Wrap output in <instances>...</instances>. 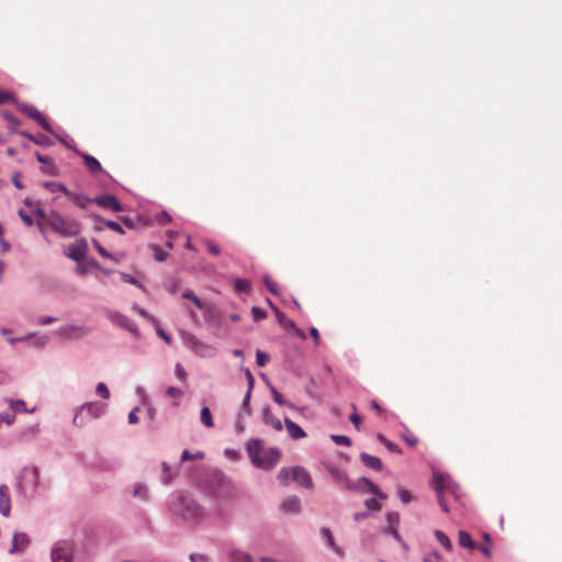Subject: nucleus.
<instances>
[{"instance_id": "25", "label": "nucleus", "mask_w": 562, "mask_h": 562, "mask_svg": "<svg viewBox=\"0 0 562 562\" xmlns=\"http://www.w3.org/2000/svg\"><path fill=\"white\" fill-rule=\"evenodd\" d=\"M459 544L464 548H474L471 535L464 530L459 531Z\"/></svg>"}, {"instance_id": "10", "label": "nucleus", "mask_w": 562, "mask_h": 562, "mask_svg": "<svg viewBox=\"0 0 562 562\" xmlns=\"http://www.w3.org/2000/svg\"><path fill=\"white\" fill-rule=\"evenodd\" d=\"M11 510V499L9 487L4 484L0 485V513L3 516H9Z\"/></svg>"}, {"instance_id": "63", "label": "nucleus", "mask_w": 562, "mask_h": 562, "mask_svg": "<svg viewBox=\"0 0 562 562\" xmlns=\"http://www.w3.org/2000/svg\"><path fill=\"white\" fill-rule=\"evenodd\" d=\"M137 411H138V408L136 407L132 412H130V414H128V423L130 424L138 423Z\"/></svg>"}, {"instance_id": "48", "label": "nucleus", "mask_w": 562, "mask_h": 562, "mask_svg": "<svg viewBox=\"0 0 562 562\" xmlns=\"http://www.w3.org/2000/svg\"><path fill=\"white\" fill-rule=\"evenodd\" d=\"M175 372H176V375L180 379V380H186L187 378V372L184 370V368L180 364V363H177L176 364V368H175Z\"/></svg>"}, {"instance_id": "7", "label": "nucleus", "mask_w": 562, "mask_h": 562, "mask_svg": "<svg viewBox=\"0 0 562 562\" xmlns=\"http://www.w3.org/2000/svg\"><path fill=\"white\" fill-rule=\"evenodd\" d=\"M88 244L85 239H77L74 244L69 245L66 251L67 257L80 262L87 255Z\"/></svg>"}, {"instance_id": "52", "label": "nucleus", "mask_w": 562, "mask_h": 562, "mask_svg": "<svg viewBox=\"0 0 562 562\" xmlns=\"http://www.w3.org/2000/svg\"><path fill=\"white\" fill-rule=\"evenodd\" d=\"M105 225H106V227H109L110 229L115 231V232H117V233H120V234H123V233H124V231H123V228L121 227V225H120L119 223L114 222V221H108V222H105Z\"/></svg>"}, {"instance_id": "53", "label": "nucleus", "mask_w": 562, "mask_h": 562, "mask_svg": "<svg viewBox=\"0 0 562 562\" xmlns=\"http://www.w3.org/2000/svg\"><path fill=\"white\" fill-rule=\"evenodd\" d=\"M398 496H400L401 501L405 504L409 503L412 499V495L407 490H400Z\"/></svg>"}, {"instance_id": "64", "label": "nucleus", "mask_w": 562, "mask_h": 562, "mask_svg": "<svg viewBox=\"0 0 562 562\" xmlns=\"http://www.w3.org/2000/svg\"><path fill=\"white\" fill-rule=\"evenodd\" d=\"M424 562H440V558L437 553H430L424 558Z\"/></svg>"}, {"instance_id": "61", "label": "nucleus", "mask_w": 562, "mask_h": 562, "mask_svg": "<svg viewBox=\"0 0 562 562\" xmlns=\"http://www.w3.org/2000/svg\"><path fill=\"white\" fill-rule=\"evenodd\" d=\"M121 276H122V280L124 282H127V283H131V284H134V285H138V281L134 277H132V276H130L127 273H121Z\"/></svg>"}, {"instance_id": "27", "label": "nucleus", "mask_w": 562, "mask_h": 562, "mask_svg": "<svg viewBox=\"0 0 562 562\" xmlns=\"http://www.w3.org/2000/svg\"><path fill=\"white\" fill-rule=\"evenodd\" d=\"M201 422L204 426L207 428H211L214 426L212 414L209 407L204 406L201 409Z\"/></svg>"}, {"instance_id": "21", "label": "nucleus", "mask_w": 562, "mask_h": 562, "mask_svg": "<svg viewBox=\"0 0 562 562\" xmlns=\"http://www.w3.org/2000/svg\"><path fill=\"white\" fill-rule=\"evenodd\" d=\"M37 161L43 164L42 170L45 173L52 175V176L57 173V168L55 167V165L50 161V159L48 157H44V156H41L37 154Z\"/></svg>"}, {"instance_id": "24", "label": "nucleus", "mask_w": 562, "mask_h": 562, "mask_svg": "<svg viewBox=\"0 0 562 562\" xmlns=\"http://www.w3.org/2000/svg\"><path fill=\"white\" fill-rule=\"evenodd\" d=\"M276 317L280 325L285 328H295V324L293 321L289 319L284 313H282L279 308H274Z\"/></svg>"}, {"instance_id": "38", "label": "nucleus", "mask_w": 562, "mask_h": 562, "mask_svg": "<svg viewBox=\"0 0 562 562\" xmlns=\"http://www.w3.org/2000/svg\"><path fill=\"white\" fill-rule=\"evenodd\" d=\"M204 245L211 255H213V256L220 255L221 250L214 241L206 239V240H204Z\"/></svg>"}, {"instance_id": "41", "label": "nucleus", "mask_w": 562, "mask_h": 562, "mask_svg": "<svg viewBox=\"0 0 562 562\" xmlns=\"http://www.w3.org/2000/svg\"><path fill=\"white\" fill-rule=\"evenodd\" d=\"M251 314H252V317L256 322H259L261 319H265L267 314L266 312L260 308V307H257V306H254L252 310H251Z\"/></svg>"}, {"instance_id": "8", "label": "nucleus", "mask_w": 562, "mask_h": 562, "mask_svg": "<svg viewBox=\"0 0 562 562\" xmlns=\"http://www.w3.org/2000/svg\"><path fill=\"white\" fill-rule=\"evenodd\" d=\"M108 316L113 324L128 330L134 336H138V329L136 325L127 316L119 312H110Z\"/></svg>"}, {"instance_id": "32", "label": "nucleus", "mask_w": 562, "mask_h": 562, "mask_svg": "<svg viewBox=\"0 0 562 562\" xmlns=\"http://www.w3.org/2000/svg\"><path fill=\"white\" fill-rule=\"evenodd\" d=\"M147 494H148V491H147V487L143 484H136L134 486V490H133V496L134 497H137V498H140V499H146L147 498Z\"/></svg>"}, {"instance_id": "47", "label": "nucleus", "mask_w": 562, "mask_h": 562, "mask_svg": "<svg viewBox=\"0 0 562 562\" xmlns=\"http://www.w3.org/2000/svg\"><path fill=\"white\" fill-rule=\"evenodd\" d=\"M153 249L155 251V257L158 261H164L166 260L168 254L164 250H161L159 247L157 246H153Z\"/></svg>"}, {"instance_id": "5", "label": "nucleus", "mask_w": 562, "mask_h": 562, "mask_svg": "<svg viewBox=\"0 0 562 562\" xmlns=\"http://www.w3.org/2000/svg\"><path fill=\"white\" fill-rule=\"evenodd\" d=\"M74 555V543L68 540H61L55 543L52 549L53 562H71Z\"/></svg>"}, {"instance_id": "26", "label": "nucleus", "mask_w": 562, "mask_h": 562, "mask_svg": "<svg viewBox=\"0 0 562 562\" xmlns=\"http://www.w3.org/2000/svg\"><path fill=\"white\" fill-rule=\"evenodd\" d=\"M322 535L326 538L327 543L339 554L342 555V550L335 544L331 531L328 528L322 529Z\"/></svg>"}, {"instance_id": "49", "label": "nucleus", "mask_w": 562, "mask_h": 562, "mask_svg": "<svg viewBox=\"0 0 562 562\" xmlns=\"http://www.w3.org/2000/svg\"><path fill=\"white\" fill-rule=\"evenodd\" d=\"M403 439L411 447H416L418 443V438L414 435H403Z\"/></svg>"}, {"instance_id": "13", "label": "nucleus", "mask_w": 562, "mask_h": 562, "mask_svg": "<svg viewBox=\"0 0 562 562\" xmlns=\"http://www.w3.org/2000/svg\"><path fill=\"white\" fill-rule=\"evenodd\" d=\"M284 425L289 436L292 439L297 440L306 437V432L290 418L284 419Z\"/></svg>"}, {"instance_id": "43", "label": "nucleus", "mask_w": 562, "mask_h": 562, "mask_svg": "<svg viewBox=\"0 0 562 562\" xmlns=\"http://www.w3.org/2000/svg\"><path fill=\"white\" fill-rule=\"evenodd\" d=\"M19 215L27 226H31L33 224V211L31 212V214H29L25 211L20 210Z\"/></svg>"}, {"instance_id": "12", "label": "nucleus", "mask_w": 562, "mask_h": 562, "mask_svg": "<svg viewBox=\"0 0 562 562\" xmlns=\"http://www.w3.org/2000/svg\"><path fill=\"white\" fill-rule=\"evenodd\" d=\"M262 422L277 431H281L283 428L281 420L272 414L269 407L262 408Z\"/></svg>"}, {"instance_id": "30", "label": "nucleus", "mask_w": 562, "mask_h": 562, "mask_svg": "<svg viewBox=\"0 0 562 562\" xmlns=\"http://www.w3.org/2000/svg\"><path fill=\"white\" fill-rule=\"evenodd\" d=\"M435 537L447 550H451L452 543L445 532L437 530Z\"/></svg>"}, {"instance_id": "16", "label": "nucleus", "mask_w": 562, "mask_h": 562, "mask_svg": "<svg viewBox=\"0 0 562 562\" xmlns=\"http://www.w3.org/2000/svg\"><path fill=\"white\" fill-rule=\"evenodd\" d=\"M386 519H387V522H389V530H390L391 535L396 540H400L401 536H400V532L397 530V527H398V524H400V515H398V513H389L386 515Z\"/></svg>"}, {"instance_id": "19", "label": "nucleus", "mask_w": 562, "mask_h": 562, "mask_svg": "<svg viewBox=\"0 0 562 562\" xmlns=\"http://www.w3.org/2000/svg\"><path fill=\"white\" fill-rule=\"evenodd\" d=\"M81 156L83 158V161H85V165H86L87 169L91 173H97V172H101L102 171L101 164L93 156H90L88 154H82Z\"/></svg>"}, {"instance_id": "18", "label": "nucleus", "mask_w": 562, "mask_h": 562, "mask_svg": "<svg viewBox=\"0 0 562 562\" xmlns=\"http://www.w3.org/2000/svg\"><path fill=\"white\" fill-rule=\"evenodd\" d=\"M281 508L286 513H299L300 499L295 496L288 497L283 501Z\"/></svg>"}, {"instance_id": "6", "label": "nucleus", "mask_w": 562, "mask_h": 562, "mask_svg": "<svg viewBox=\"0 0 562 562\" xmlns=\"http://www.w3.org/2000/svg\"><path fill=\"white\" fill-rule=\"evenodd\" d=\"M182 338H183L184 345L188 348H190L193 352H195L196 355H199L201 357H206V356L212 355L213 348L210 345L198 339L194 335L184 334L182 336Z\"/></svg>"}, {"instance_id": "62", "label": "nucleus", "mask_w": 562, "mask_h": 562, "mask_svg": "<svg viewBox=\"0 0 562 562\" xmlns=\"http://www.w3.org/2000/svg\"><path fill=\"white\" fill-rule=\"evenodd\" d=\"M350 422L357 427L359 428L361 422H362V418L359 414L357 413H353L350 415Z\"/></svg>"}, {"instance_id": "40", "label": "nucleus", "mask_w": 562, "mask_h": 562, "mask_svg": "<svg viewBox=\"0 0 562 562\" xmlns=\"http://www.w3.org/2000/svg\"><path fill=\"white\" fill-rule=\"evenodd\" d=\"M43 187L50 190L52 192L63 191L65 193V190H67L63 184L57 182H44Z\"/></svg>"}, {"instance_id": "55", "label": "nucleus", "mask_w": 562, "mask_h": 562, "mask_svg": "<svg viewBox=\"0 0 562 562\" xmlns=\"http://www.w3.org/2000/svg\"><path fill=\"white\" fill-rule=\"evenodd\" d=\"M89 265H90L91 267H93L94 269L100 270V271H101L103 274H105V276H109V274H111V273H112V270H108V269L102 268V267L100 266V263H99V262H97L95 260H89Z\"/></svg>"}, {"instance_id": "9", "label": "nucleus", "mask_w": 562, "mask_h": 562, "mask_svg": "<svg viewBox=\"0 0 562 562\" xmlns=\"http://www.w3.org/2000/svg\"><path fill=\"white\" fill-rule=\"evenodd\" d=\"M93 202L102 207L111 209L114 212L123 211V206H122L121 202L114 195H111V194H103V195L97 196L93 200Z\"/></svg>"}, {"instance_id": "11", "label": "nucleus", "mask_w": 562, "mask_h": 562, "mask_svg": "<svg viewBox=\"0 0 562 562\" xmlns=\"http://www.w3.org/2000/svg\"><path fill=\"white\" fill-rule=\"evenodd\" d=\"M29 546V539L25 533H14L12 539V546L9 549V553L13 554L23 551Z\"/></svg>"}, {"instance_id": "58", "label": "nucleus", "mask_w": 562, "mask_h": 562, "mask_svg": "<svg viewBox=\"0 0 562 562\" xmlns=\"http://www.w3.org/2000/svg\"><path fill=\"white\" fill-rule=\"evenodd\" d=\"M245 374H246V378H247L248 390H252L254 389V384H255L254 375L251 374L249 369L245 370Z\"/></svg>"}, {"instance_id": "39", "label": "nucleus", "mask_w": 562, "mask_h": 562, "mask_svg": "<svg viewBox=\"0 0 562 562\" xmlns=\"http://www.w3.org/2000/svg\"><path fill=\"white\" fill-rule=\"evenodd\" d=\"M95 393L103 398H109L110 396L109 389L103 382L98 383Z\"/></svg>"}, {"instance_id": "2", "label": "nucleus", "mask_w": 562, "mask_h": 562, "mask_svg": "<svg viewBox=\"0 0 562 562\" xmlns=\"http://www.w3.org/2000/svg\"><path fill=\"white\" fill-rule=\"evenodd\" d=\"M175 512L191 522H198L204 517L201 506L194 499L187 496H181L178 499L177 504H175Z\"/></svg>"}, {"instance_id": "45", "label": "nucleus", "mask_w": 562, "mask_h": 562, "mask_svg": "<svg viewBox=\"0 0 562 562\" xmlns=\"http://www.w3.org/2000/svg\"><path fill=\"white\" fill-rule=\"evenodd\" d=\"M171 480V472L166 462L162 463V481L167 484Z\"/></svg>"}, {"instance_id": "15", "label": "nucleus", "mask_w": 562, "mask_h": 562, "mask_svg": "<svg viewBox=\"0 0 562 562\" xmlns=\"http://www.w3.org/2000/svg\"><path fill=\"white\" fill-rule=\"evenodd\" d=\"M360 460L366 467L375 471H381L383 468L382 461L378 457L371 456L369 453H360Z\"/></svg>"}, {"instance_id": "57", "label": "nucleus", "mask_w": 562, "mask_h": 562, "mask_svg": "<svg viewBox=\"0 0 562 562\" xmlns=\"http://www.w3.org/2000/svg\"><path fill=\"white\" fill-rule=\"evenodd\" d=\"M13 415L10 413L1 414L0 413V423H4L7 425H11L13 422Z\"/></svg>"}, {"instance_id": "36", "label": "nucleus", "mask_w": 562, "mask_h": 562, "mask_svg": "<svg viewBox=\"0 0 562 562\" xmlns=\"http://www.w3.org/2000/svg\"><path fill=\"white\" fill-rule=\"evenodd\" d=\"M92 244L94 249L101 257L113 258V255H111L98 240H93Z\"/></svg>"}, {"instance_id": "17", "label": "nucleus", "mask_w": 562, "mask_h": 562, "mask_svg": "<svg viewBox=\"0 0 562 562\" xmlns=\"http://www.w3.org/2000/svg\"><path fill=\"white\" fill-rule=\"evenodd\" d=\"M65 195L71 201L74 202L76 205H78L79 207L83 209L87 206V204L93 202V200L87 198L86 195H82V194H76L74 192H70L68 190H65Z\"/></svg>"}, {"instance_id": "1", "label": "nucleus", "mask_w": 562, "mask_h": 562, "mask_svg": "<svg viewBox=\"0 0 562 562\" xmlns=\"http://www.w3.org/2000/svg\"><path fill=\"white\" fill-rule=\"evenodd\" d=\"M247 452L252 464L260 469H271L281 456L277 448L263 449V442L259 439H251L248 442Z\"/></svg>"}, {"instance_id": "3", "label": "nucleus", "mask_w": 562, "mask_h": 562, "mask_svg": "<svg viewBox=\"0 0 562 562\" xmlns=\"http://www.w3.org/2000/svg\"><path fill=\"white\" fill-rule=\"evenodd\" d=\"M279 479L283 482H285L289 477L292 479L293 482L296 484L306 487L312 488L313 483L310 473L302 467H293L289 469H282L279 474Z\"/></svg>"}, {"instance_id": "60", "label": "nucleus", "mask_w": 562, "mask_h": 562, "mask_svg": "<svg viewBox=\"0 0 562 562\" xmlns=\"http://www.w3.org/2000/svg\"><path fill=\"white\" fill-rule=\"evenodd\" d=\"M437 499H438V503H439V506L440 508L445 512V513H449V507L445 501V497H443V494L441 495H437Z\"/></svg>"}, {"instance_id": "42", "label": "nucleus", "mask_w": 562, "mask_h": 562, "mask_svg": "<svg viewBox=\"0 0 562 562\" xmlns=\"http://www.w3.org/2000/svg\"><path fill=\"white\" fill-rule=\"evenodd\" d=\"M10 407L13 412H26L25 403L23 401H10Z\"/></svg>"}, {"instance_id": "33", "label": "nucleus", "mask_w": 562, "mask_h": 562, "mask_svg": "<svg viewBox=\"0 0 562 562\" xmlns=\"http://www.w3.org/2000/svg\"><path fill=\"white\" fill-rule=\"evenodd\" d=\"M270 360V357L267 352L257 350L256 352V363L258 367H265Z\"/></svg>"}, {"instance_id": "54", "label": "nucleus", "mask_w": 562, "mask_h": 562, "mask_svg": "<svg viewBox=\"0 0 562 562\" xmlns=\"http://www.w3.org/2000/svg\"><path fill=\"white\" fill-rule=\"evenodd\" d=\"M50 144H52V142L48 136L37 134V146H48Z\"/></svg>"}, {"instance_id": "50", "label": "nucleus", "mask_w": 562, "mask_h": 562, "mask_svg": "<svg viewBox=\"0 0 562 562\" xmlns=\"http://www.w3.org/2000/svg\"><path fill=\"white\" fill-rule=\"evenodd\" d=\"M263 281L268 288V290L273 293V294H277L278 293V290H277V284L271 281V279L269 277H265L263 278Z\"/></svg>"}, {"instance_id": "29", "label": "nucleus", "mask_w": 562, "mask_h": 562, "mask_svg": "<svg viewBox=\"0 0 562 562\" xmlns=\"http://www.w3.org/2000/svg\"><path fill=\"white\" fill-rule=\"evenodd\" d=\"M379 441L386 447V449L393 453H401V449L398 446L392 441H390L387 438H385L383 435L378 436Z\"/></svg>"}, {"instance_id": "4", "label": "nucleus", "mask_w": 562, "mask_h": 562, "mask_svg": "<svg viewBox=\"0 0 562 562\" xmlns=\"http://www.w3.org/2000/svg\"><path fill=\"white\" fill-rule=\"evenodd\" d=\"M49 223L56 232L64 236H74L80 231V224L77 221L57 214L52 215Z\"/></svg>"}, {"instance_id": "56", "label": "nucleus", "mask_w": 562, "mask_h": 562, "mask_svg": "<svg viewBox=\"0 0 562 562\" xmlns=\"http://www.w3.org/2000/svg\"><path fill=\"white\" fill-rule=\"evenodd\" d=\"M251 391L252 390H247V393L244 397V401H243V407L244 409L249 414V403H250V398H251Z\"/></svg>"}, {"instance_id": "22", "label": "nucleus", "mask_w": 562, "mask_h": 562, "mask_svg": "<svg viewBox=\"0 0 562 562\" xmlns=\"http://www.w3.org/2000/svg\"><path fill=\"white\" fill-rule=\"evenodd\" d=\"M430 485L436 491L437 495L443 494L445 479L441 474H436L432 477Z\"/></svg>"}, {"instance_id": "28", "label": "nucleus", "mask_w": 562, "mask_h": 562, "mask_svg": "<svg viewBox=\"0 0 562 562\" xmlns=\"http://www.w3.org/2000/svg\"><path fill=\"white\" fill-rule=\"evenodd\" d=\"M234 288L236 292L247 293L250 291V282L245 279H236L234 282Z\"/></svg>"}, {"instance_id": "51", "label": "nucleus", "mask_w": 562, "mask_h": 562, "mask_svg": "<svg viewBox=\"0 0 562 562\" xmlns=\"http://www.w3.org/2000/svg\"><path fill=\"white\" fill-rule=\"evenodd\" d=\"M12 100V93L0 89V104L7 103Z\"/></svg>"}, {"instance_id": "46", "label": "nucleus", "mask_w": 562, "mask_h": 562, "mask_svg": "<svg viewBox=\"0 0 562 562\" xmlns=\"http://www.w3.org/2000/svg\"><path fill=\"white\" fill-rule=\"evenodd\" d=\"M167 395L170 396V397L178 398V397L182 396V391L180 389H178V387L169 386L167 389Z\"/></svg>"}, {"instance_id": "59", "label": "nucleus", "mask_w": 562, "mask_h": 562, "mask_svg": "<svg viewBox=\"0 0 562 562\" xmlns=\"http://www.w3.org/2000/svg\"><path fill=\"white\" fill-rule=\"evenodd\" d=\"M92 267L89 265V261L86 263V265H79L77 267V273L79 276H85L89 269H91Z\"/></svg>"}, {"instance_id": "34", "label": "nucleus", "mask_w": 562, "mask_h": 562, "mask_svg": "<svg viewBox=\"0 0 562 562\" xmlns=\"http://www.w3.org/2000/svg\"><path fill=\"white\" fill-rule=\"evenodd\" d=\"M330 438L336 445H342V446L351 445L350 438L347 436H344V435H331Z\"/></svg>"}, {"instance_id": "35", "label": "nucleus", "mask_w": 562, "mask_h": 562, "mask_svg": "<svg viewBox=\"0 0 562 562\" xmlns=\"http://www.w3.org/2000/svg\"><path fill=\"white\" fill-rule=\"evenodd\" d=\"M204 453L201 451H198L195 454H192L190 451L184 450L181 454V462L189 461L192 459H203Z\"/></svg>"}, {"instance_id": "20", "label": "nucleus", "mask_w": 562, "mask_h": 562, "mask_svg": "<svg viewBox=\"0 0 562 562\" xmlns=\"http://www.w3.org/2000/svg\"><path fill=\"white\" fill-rule=\"evenodd\" d=\"M359 483L366 485V487L368 488V491H370L371 493H373L375 496H378L380 499H386L387 498V495L385 493H383L380 487L371 482L369 479L367 477H362L360 479Z\"/></svg>"}, {"instance_id": "14", "label": "nucleus", "mask_w": 562, "mask_h": 562, "mask_svg": "<svg viewBox=\"0 0 562 562\" xmlns=\"http://www.w3.org/2000/svg\"><path fill=\"white\" fill-rule=\"evenodd\" d=\"M330 473L334 476V479L342 485L344 488L348 491L358 490V484L351 482L344 472L339 470H331Z\"/></svg>"}, {"instance_id": "31", "label": "nucleus", "mask_w": 562, "mask_h": 562, "mask_svg": "<svg viewBox=\"0 0 562 562\" xmlns=\"http://www.w3.org/2000/svg\"><path fill=\"white\" fill-rule=\"evenodd\" d=\"M37 125H40L43 130H45L46 132H48L57 137V134L52 128L48 121L40 112H37Z\"/></svg>"}, {"instance_id": "44", "label": "nucleus", "mask_w": 562, "mask_h": 562, "mask_svg": "<svg viewBox=\"0 0 562 562\" xmlns=\"http://www.w3.org/2000/svg\"><path fill=\"white\" fill-rule=\"evenodd\" d=\"M366 507L369 509V510H380L381 509V504L374 499V498H369L366 501Z\"/></svg>"}, {"instance_id": "37", "label": "nucleus", "mask_w": 562, "mask_h": 562, "mask_svg": "<svg viewBox=\"0 0 562 562\" xmlns=\"http://www.w3.org/2000/svg\"><path fill=\"white\" fill-rule=\"evenodd\" d=\"M232 562H251V559L244 552H234L232 553Z\"/></svg>"}, {"instance_id": "23", "label": "nucleus", "mask_w": 562, "mask_h": 562, "mask_svg": "<svg viewBox=\"0 0 562 562\" xmlns=\"http://www.w3.org/2000/svg\"><path fill=\"white\" fill-rule=\"evenodd\" d=\"M182 297L190 300L200 311H203L205 307V304L191 290L183 292Z\"/></svg>"}]
</instances>
